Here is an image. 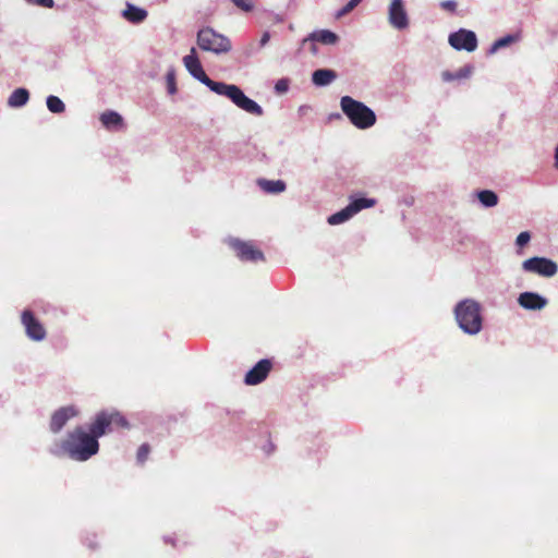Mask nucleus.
I'll use <instances>...</instances> for the list:
<instances>
[{
  "mask_svg": "<svg viewBox=\"0 0 558 558\" xmlns=\"http://www.w3.org/2000/svg\"><path fill=\"white\" fill-rule=\"evenodd\" d=\"M522 36L521 33L508 34L497 40H495L488 49V54H495L497 51L504 48H508L512 44L519 43Z\"/></svg>",
  "mask_w": 558,
  "mask_h": 558,
  "instance_id": "6ab92c4d",
  "label": "nucleus"
},
{
  "mask_svg": "<svg viewBox=\"0 0 558 558\" xmlns=\"http://www.w3.org/2000/svg\"><path fill=\"white\" fill-rule=\"evenodd\" d=\"M183 64L195 80L207 86L215 94L229 98L238 108L256 117L263 116V108L255 100L248 98L239 86L216 82L209 78L203 69L194 47L191 48L190 53L183 58Z\"/></svg>",
  "mask_w": 558,
  "mask_h": 558,
  "instance_id": "f257e3e1",
  "label": "nucleus"
},
{
  "mask_svg": "<svg viewBox=\"0 0 558 558\" xmlns=\"http://www.w3.org/2000/svg\"><path fill=\"white\" fill-rule=\"evenodd\" d=\"M522 270L526 274L537 275L544 278H551L558 272V265L550 258L534 256L525 259Z\"/></svg>",
  "mask_w": 558,
  "mask_h": 558,
  "instance_id": "423d86ee",
  "label": "nucleus"
},
{
  "mask_svg": "<svg viewBox=\"0 0 558 558\" xmlns=\"http://www.w3.org/2000/svg\"><path fill=\"white\" fill-rule=\"evenodd\" d=\"M99 119H100V122L102 123V125L107 130L118 131V130L123 129V126H124L122 116L112 110H107V111L102 112L100 114Z\"/></svg>",
  "mask_w": 558,
  "mask_h": 558,
  "instance_id": "f3484780",
  "label": "nucleus"
},
{
  "mask_svg": "<svg viewBox=\"0 0 558 558\" xmlns=\"http://www.w3.org/2000/svg\"><path fill=\"white\" fill-rule=\"evenodd\" d=\"M336 78L337 73L330 69H319L312 74L313 84L319 87L330 85Z\"/></svg>",
  "mask_w": 558,
  "mask_h": 558,
  "instance_id": "a211bd4d",
  "label": "nucleus"
},
{
  "mask_svg": "<svg viewBox=\"0 0 558 558\" xmlns=\"http://www.w3.org/2000/svg\"><path fill=\"white\" fill-rule=\"evenodd\" d=\"M111 425L128 426L126 420L118 412L109 413Z\"/></svg>",
  "mask_w": 558,
  "mask_h": 558,
  "instance_id": "c756f323",
  "label": "nucleus"
},
{
  "mask_svg": "<svg viewBox=\"0 0 558 558\" xmlns=\"http://www.w3.org/2000/svg\"><path fill=\"white\" fill-rule=\"evenodd\" d=\"M22 324L29 339L34 341H41L45 339L46 330L44 326L34 317L32 312L24 311L22 313Z\"/></svg>",
  "mask_w": 558,
  "mask_h": 558,
  "instance_id": "9d476101",
  "label": "nucleus"
},
{
  "mask_svg": "<svg viewBox=\"0 0 558 558\" xmlns=\"http://www.w3.org/2000/svg\"><path fill=\"white\" fill-rule=\"evenodd\" d=\"M453 314L459 328L464 333L476 336L482 331V306L476 300L464 299L458 302L454 306Z\"/></svg>",
  "mask_w": 558,
  "mask_h": 558,
  "instance_id": "7ed1b4c3",
  "label": "nucleus"
},
{
  "mask_svg": "<svg viewBox=\"0 0 558 558\" xmlns=\"http://www.w3.org/2000/svg\"><path fill=\"white\" fill-rule=\"evenodd\" d=\"M259 186L262 190L266 193L270 194H278L282 193L287 185L282 180H259L258 181Z\"/></svg>",
  "mask_w": 558,
  "mask_h": 558,
  "instance_id": "4be33fe9",
  "label": "nucleus"
},
{
  "mask_svg": "<svg viewBox=\"0 0 558 558\" xmlns=\"http://www.w3.org/2000/svg\"><path fill=\"white\" fill-rule=\"evenodd\" d=\"M440 7L444 9V10H448V11H454L456 8H457V3L454 0H445L440 3Z\"/></svg>",
  "mask_w": 558,
  "mask_h": 558,
  "instance_id": "f704fd0d",
  "label": "nucleus"
},
{
  "mask_svg": "<svg viewBox=\"0 0 558 558\" xmlns=\"http://www.w3.org/2000/svg\"><path fill=\"white\" fill-rule=\"evenodd\" d=\"M311 50H312L314 53H316V51H317V50H316V46H315V45H313V46H312V48H311Z\"/></svg>",
  "mask_w": 558,
  "mask_h": 558,
  "instance_id": "4c0bfd02",
  "label": "nucleus"
},
{
  "mask_svg": "<svg viewBox=\"0 0 558 558\" xmlns=\"http://www.w3.org/2000/svg\"><path fill=\"white\" fill-rule=\"evenodd\" d=\"M340 108L352 125L359 130H367L375 125L377 118L372 108L351 96H342Z\"/></svg>",
  "mask_w": 558,
  "mask_h": 558,
  "instance_id": "20e7f679",
  "label": "nucleus"
},
{
  "mask_svg": "<svg viewBox=\"0 0 558 558\" xmlns=\"http://www.w3.org/2000/svg\"><path fill=\"white\" fill-rule=\"evenodd\" d=\"M47 108L52 113H62L65 110L64 102L57 96L50 95L46 99Z\"/></svg>",
  "mask_w": 558,
  "mask_h": 558,
  "instance_id": "a878e982",
  "label": "nucleus"
},
{
  "mask_svg": "<svg viewBox=\"0 0 558 558\" xmlns=\"http://www.w3.org/2000/svg\"><path fill=\"white\" fill-rule=\"evenodd\" d=\"M387 19L390 26L398 31L409 27L410 19L404 0H390L387 9Z\"/></svg>",
  "mask_w": 558,
  "mask_h": 558,
  "instance_id": "0eeeda50",
  "label": "nucleus"
},
{
  "mask_svg": "<svg viewBox=\"0 0 558 558\" xmlns=\"http://www.w3.org/2000/svg\"><path fill=\"white\" fill-rule=\"evenodd\" d=\"M122 16L132 24H140L144 22L148 15L147 11L143 8L136 7L130 2L125 4V9L122 11Z\"/></svg>",
  "mask_w": 558,
  "mask_h": 558,
  "instance_id": "2eb2a0df",
  "label": "nucleus"
},
{
  "mask_svg": "<svg viewBox=\"0 0 558 558\" xmlns=\"http://www.w3.org/2000/svg\"><path fill=\"white\" fill-rule=\"evenodd\" d=\"M271 368V363L268 360H260L252 369L245 375L246 385H257L262 383L268 375Z\"/></svg>",
  "mask_w": 558,
  "mask_h": 558,
  "instance_id": "f8f14e48",
  "label": "nucleus"
},
{
  "mask_svg": "<svg viewBox=\"0 0 558 558\" xmlns=\"http://www.w3.org/2000/svg\"><path fill=\"white\" fill-rule=\"evenodd\" d=\"M28 3L31 4H35V5H39V7H43V8H52L54 2L53 0H26Z\"/></svg>",
  "mask_w": 558,
  "mask_h": 558,
  "instance_id": "72a5a7b5",
  "label": "nucleus"
},
{
  "mask_svg": "<svg viewBox=\"0 0 558 558\" xmlns=\"http://www.w3.org/2000/svg\"><path fill=\"white\" fill-rule=\"evenodd\" d=\"M353 213L349 208V206H345L343 209L337 211L336 214H332L328 217L327 221L331 226L340 225L353 217Z\"/></svg>",
  "mask_w": 558,
  "mask_h": 558,
  "instance_id": "b1692460",
  "label": "nucleus"
},
{
  "mask_svg": "<svg viewBox=\"0 0 558 558\" xmlns=\"http://www.w3.org/2000/svg\"><path fill=\"white\" fill-rule=\"evenodd\" d=\"M449 45L456 50L472 52L477 48V37L473 31L460 28L448 37Z\"/></svg>",
  "mask_w": 558,
  "mask_h": 558,
  "instance_id": "6e6552de",
  "label": "nucleus"
},
{
  "mask_svg": "<svg viewBox=\"0 0 558 558\" xmlns=\"http://www.w3.org/2000/svg\"><path fill=\"white\" fill-rule=\"evenodd\" d=\"M269 39H270V33L269 32H265L262 35V38L259 40V46L260 47H265L268 44Z\"/></svg>",
  "mask_w": 558,
  "mask_h": 558,
  "instance_id": "c9c22d12",
  "label": "nucleus"
},
{
  "mask_svg": "<svg viewBox=\"0 0 558 558\" xmlns=\"http://www.w3.org/2000/svg\"><path fill=\"white\" fill-rule=\"evenodd\" d=\"M548 301L536 292H522L518 296V304L526 311H541Z\"/></svg>",
  "mask_w": 558,
  "mask_h": 558,
  "instance_id": "9b49d317",
  "label": "nucleus"
},
{
  "mask_svg": "<svg viewBox=\"0 0 558 558\" xmlns=\"http://www.w3.org/2000/svg\"><path fill=\"white\" fill-rule=\"evenodd\" d=\"M232 3L244 12H251L254 9L253 0H231Z\"/></svg>",
  "mask_w": 558,
  "mask_h": 558,
  "instance_id": "c85d7f7f",
  "label": "nucleus"
},
{
  "mask_svg": "<svg viewBox=\"0 0 558 558\" xmlns=\"http://www.w3.org/2000/svg\"><path fill=\"white\" fill-rule=\"evenodd\" d=\"M29 93L26 88L20 87L12 92L8 98V106L11 108H20L27 104Z\"/></svg>",
  "mask_w": 558,
  "mask_h": 558,
  "instance_id": "aec40b11",
  "label": "nucleus"
},
{
  "mask_svg": "<svg viewBox=\"0 0 558 558\" xmlns=\"http://www.w3.org/2000/svg\"><path fill=\"white\" fill-rule=\"evenodd\" d=\"M288 89H289V80L288 78H280L279 81H277V83L275 85V90L278 94H283V93L288 92Z\"/></svg>",
  "mask_w": 558,
  "mask_h": 558,
  "instance_id": "473e14b6",
  "label": "nucleus"
},
{
  "mask_svg": "<svg viewBox=\"0 0 558 558\" xmlns=\"http://www.w3.org/2000/svg\"><path fill=\"white\" fill-rule=\"evenodd\" d=\"M148 454H149V447H148V445L143 444V445L138 448V450H137V456H136L137 461H138L140 463L145 462V461H146V459H147V457H148Z\"/></svg>",
  "mask_w": 558,
  "mask_h": 558,
  "instance_id": "2f4dec72",
  "label": "nucleus"
},
{
  "mask_svg": "<svg viewBox=\"0 0 558 558\" xmlns=\"http://www.w3.org/2000/svg\"><path fill=\"white\" fill-rule=\"evenodd\" d=\"M167 81V89L170 95H174L177 93L175 86V75L173 70H169L166 75Z\"/></svg>",
  "mask_w": 558,
  "mask_h": 558,
  "instance_id": "cd10ccee",
  "label": "nucleus"
},
{
  "mask_svg": "<svg viewBox=\"0 0 558 558\" xmlns=\"http://www.w3.org/2000/svg\"><path fill=\"white\" fill-rule=\"evenodd\" d=\"M99 450V442L83 427H76L69 433L65 440L54 445L50 451L54 456L66 454L70 459L84 462L95 456Z\"/></svg>",
  "mask_w": 558,
  "mask_h": 558,
  "instance_id": "f03ea898",
  "label": "nucleus"
},
{
  "mask_svg": "<svg viewBox=\"0 0 558 558\" xmlns=\"http://www.w3.org/2000/svg\"><path fill=\"white\" fill-rule=\"evenodd\" d=\"M197 45L203 51L215 54L228 53L232 49L230 39L211 27H204L197 33Z\"/></svg>",
  "mask_w": 558,
  "mask_h": 558,
  "instance_id": "39448f33",
  "label": "nucleus"
},
{
  "mask_svg": "<svg viewBox=\"0 0 558 558\" xmlns=\"http://www.w3.org/2000/svg\"><path fill=\"white\" fill-rule=\"evenodd\" d=\"M111 426L110 416L107 412L98 413L94 422L89 426V434L98 440L99 437L105 435Z\"/></svg>",
  "mask_w": 558,
  "mask_h": 558,
  "instance_id": "4468645a",
  "label": "nucleus"
},
{
  "mask_svg": "<svg viewBox=\"0 0 558 558\" xmlns=\"http://www.w3.org/2000/svg\"><path fill=\"white\" fill-rule=\"evenodd\" d=\"M339 37L336 33L329 29H320L311 33L306 38H304L303 44L307 41H318L324 45H335L337 44Z\"/></svg>",
  "mask_w": 558,
  "mask_h": 558,
  "instance_id": "dca6fc26",
  "label": "nucleus"
},
{
  "mask_svg": "<svg viewBox=\"0 0 558 558\" xmlns=\"http://www.w3.org/2000/svg\"><path fill=\"white\" fill-rule=\"evenodd\" d=\"M363 0H350L341 10H339L336 14V17L340 19L352 10H354Z\"/></svg>",
  "mask_w": 558,
  "mask_h": 558,
  "instance_id": "bb28decb",
  "label": "nucleus"
},
{
  "mask_svg": "<svg viewBox=\"0 0 558 558\" xmlns=\"http://www.w3.org/2000/svg\"><path fill=\"white\" fill-rule=\"evenodd\" d=\"M77 411L74 407H64L56 411L51 417L50 429L53 433H58L66 424V422L75 416Z\"/></svg>",
  "mask_w": 558,
  "mask_h": 558,
  "instance_id": "ddd939ff",
  "label": "nucleus"
},
{
  "mask_svg": "<svg viewBox=\"0 0 558 558\" xmlns=\"http://www.w3.org/2000/svg\"><path fill=\"white\" fill-rule=\"evenodd\" d=\"M530 240H531L530 232L523 231L518 234V236L515 239V244L519 247H523L524 245H526L530 242Z\"/></svg>",
  "mask_w": 558,
  "mask_h": 558,
  "instance_id": "7c9ffc66",
  "label": "nucleus"
},
{
  "mask_svg": "<svg viewBox=\"0 0 558 558\" xmlns=\"http://www.w3.org/2000/svg\"><path fill=\"white\" fill-rule=\"evenodd\" d=\"M229 244L235 250L238 257L242 260L257 262L264 259L263 252L257 250L251 242L231 239Z\"/></svg>",
  "mask_w": 558,
  "mask_h": 558,
  "instance_id": "1a4fd4ad",
  "label": "nucleus"
},
{
  "mask_svg": "<svg viewBox=\"0 0 558 558\" xmlns=\"http://www.w3.org/2000/svg\"><path fill=\"white\" fill-rule=\"evenodd\" d=\"M478 202L486 208L495 207L498 204V195L492 190L477 192Z\"/></svg>",
  "mask_w": 558,
  "mask_h": 558,
  "instance_id": "5701e85b",
  "label": "nucleus"
},
{
  "mask_svg": "<svg viewBox=\"0 0 558 558\" xmlns=\"http://www.w3.org/2000/svg\"><path fill=\"white\" fill-rule=\"evenodd\" d=\"M375 203L376 202L373 198L360 197V198L352 199L348 206L351 209V211L353 213V215H356L362 209L373 207L375 205Z\"/></svg>",
  "mask_w": 558,
  "mask_h": 558,
  "instance_id": "393cba45",
  "label": "nucleus"
},
{
  "mask_svg": "<svg viewBox=\"0 0 558 558\" xmlns=\"http://www.w3.org/2000/svg\"><path fill=\"white\" fill-rule=\"evenodd\" d=\"M473 71H474V66L471 65V64H466V65L460 68L454 73L449 72V71H444L441 73V78L445 82H451V81H454V80L469 78L472 75Z\"/></svg>",
  "mask_w": 558,
  "mask_h": 558,
  "instance_id": "412c9836",
  "label": "nucleus"
},
{
  "mask_svg": "<svg viewBox=\"0 0 558 558\" xmlns=\"http://www.w3.org/2000/svg\"><path fill=\"white\" fill-rule=\"evenodd\" d=\"M555 167L558 168V146L555 149Z\"/></svg>",
  "mask_w": 558,
  "mask_h": 558,
  "instance_id": "e433bc0d",
  "label": "nucleus"
}]
</instances>
